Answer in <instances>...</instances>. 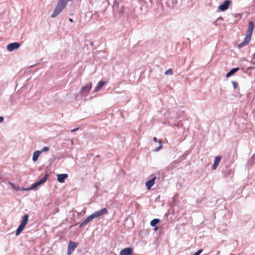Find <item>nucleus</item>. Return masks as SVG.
<instances>
[{"mask_svg": "<svg viewBox=\"0 0 255 255\" xmlns=\"http://www.w3.org/2000/svg\"><path fill=\"white\" fill-rule=\"evenodd\" d=\"M24 228V226L19 225L17 230H16L15 235L17 236H18L21 233Z\"/></svg>", "mask_w": 255, "mask_h": 255, "instance_id": "obj_19", "label": "nucleus"}, {"mask_svg": "<svg viewBox=\"0 0 255 255\" xmlns=\"http://www.w3.org/2000/svg\"><path fill=\"white\" fill-rule=\"evenodd\" d=\"M77 243L70 241L68 247V255H71L72 252L74 251L77 246Z\"/></svg>", "mask_w": 255, "mask_h": 255, "instance_id": "obj_5", "label": "nucleus"}, {"mask_svg": "<svg viewBox=\"0 0 255 255\" xmlns=\"http://www.w3.org/2000/svg\"><path fill=\"white\" fill-rule=\"evenodd\" d=\"M78 129H79L78 128H74V129L71 130V132H74L77 131Z\"/></svg>", "mask_w": 255, "mask_h": 255, "instance_id": "obj_26", "label": "nucleus"}, {"mask_svg": "<svg viewBox=\"0 0 255 255\" xmlns=\"http://www.w3.org/2000/svg\"><path fill=\"white\" fill-rule=\"evenodd\" d=\"M232 84L233 85L234 89H236L237 87V83L235 81H233Z\"/></svg>", "mask_w": 255, "mask_h": 255, "instance_id": "obj_24", "label": "nucleus"}, {"mask_svg": "<svg viewBox=\"0 0 255 255\" xmlns=\"http://www.w3.org/2000/svg\"><path fill=\"white\" fill-rule=\"evenodd\" d=\"M49 150V147L48 146L44 147L41 150H39L41 152V153L42 152H46Z\"/></svg>", "mask_w": 255, "mask_h": 255, "instance_id": "obj_21", "label": "nucleus"}, {"mask_svg": "<svg viewBox=\"0 0 255 255\" xmlns=\"http://www.w3.org/2000/svg\"><path fill=\"white\" fill-rule=\"evenodd\" d=\"M156 179V177H155V176L152 177L150 179L148 180L145 183L146 187L148 190H150L151 189V188L153 186V185L155 183V181Z\"/></svg>", "mask_w": 255, "mask_h": 255, "instance_id": "obj_7", "label": "nucleus"}, {"mask_svg": "<svg viewBox=\"0 0 255 255\" xmlns=\"http://www.w3.org/2000/svg\"><path fill=\"white\" fill-rule=\"evenodd\" d=\"M28 215L25 214L23 216L22 218V220L21 221V222L20 223V225H22L25 227V226L26 225L28 220Z\"/></svg>", "mask_w": 255, "mask_h": 255, "instance_id": "obj_16", "label": "nucleus"}, {"mask_svg": "<svg viewBox=\"0 0 255 255\" xmlns=\"http://www.w3.org/2000/svg\"><path fill=\"white\" fill-rule=\"evenodd\" d=\"M92 88V83L91 82L88 83L85 86L82 87L80 90V94L82 96H86L87 95L88 93L90 92Z\"/></svg>", "mask_w": 255, "mask_h": 255, "instance_id": "obj_3", "label": "nucleus"}, {"mask_svg": "<svg viewBox=\"0 0 255 255\" xmlns=\"http://www.w3.org/2000/svg\"><path fill=\"white\" fill-rule=\"evenodd\" d=\"M221 156H217L215 157V159L214 160V164H213V167H212V169L213 170H215L217 169V168L221 161Z\"/></svg>", "mask_w": 255, "mask_h": 255, "instance_id": "obj_12", "label": "nucleus"}, {"mask_svg": "<svg viewBox=\"0 0 255 255\" xmlns=\"http://www.w3.org/2000/svg\"><path fill=\"white\" fill-rule=\"evenodd\" d=\"M177 2V0H173V2L176 3Z\"/></svg>", "mask_w": 255, "mask_h": 255, "instance_id": "obj_28", "label": "nucleus"}, {"mask_svg": "<svg viewBox=\"0 0 255 255\" xmlns=\"http://www.w3.org/2000/svg\"><path fill=\"white\" fill-rule=\"evenodd\" d=\"M28 215L25 214L23 216L22 218V220L21 221V222L20 223V225H22L25 227V226L26 225L28 220Z\"/></svg>", "mask_w": 255, "mask_h": 255, "instance_id": "obj_15", "label": "nucleus"}, {"mask_svg": "<svg viewBox=\"0 0 255 255\" xmlns=\"http://www.w3.org/2000/svg\"><path fill=\"white\" fill-rule=\"evenodd\" d=\"M159 222H160L159 219H154L150 222V225L152 227H155Z\"/></svg>", "mask_w": 255, "mask_h": 255, "instance_id": "obj_20", "label": "nucleus"}, {"mask_svg": "<svg viewBox=\"0 0 255 255\" xmlns=\"http://www.w3.org/2000/svg\"><path fill=\"white\" fill-rule=\"evenodd\" d=\"M108 214V210L106 208H102V209L97 211L91 214L93 219L100 217L104 215Z\"/></svg>", "mask_w": 255, "mask_h": 255, "instance_id": "obj_4", "label": "nucleus"}, {"mask_svg": "<svg viewBox=\"0 0 255 255\" xmlns=\"http://www.w3.org/2000/svg\"><path fill=\"white\" fill-rule=\"evenodd\" d=\"M153 140L155 142H157L158 141L159 142V146H157L154 150V151H155V152H157L158 151H159L162 148V143L161 141V140H159L158 141L157 140V138L156 137H154L153 138Z\"/></svg>", "mask_w": 255, "mask_h": 255, "instance_id": "obj_17", "label": "nucleus"}, {"mask_svg": "<svg viewBox=\"0 0 255 255\" xmlns=\"http://www.w3.org/2000/svg\"><path fill=\"white\" fill-rule=\"evenodd\" d=\"M231 1L229 0H226L224 1V2L222 4H221L219 7V8L221 11H225L227 10L229 6V4L230 3Z\"/></svg>", "mask_w": 255, "mask_h": 255, "instance_id": "obj_8", "label": "nucleus"}, {"mask_svg": "<svg viewBox=\"0 0 255 255\" xmlns=\"http://www.w3.org/2000/svg\"><path fill=\"white\" fill-rule=\"evenodd\" d=\"M41 154V152L39 150H36L33 153L32 160L34 162L37 161L38 157Z\"/></svg>", "mask_w": 255, "mask_h": 255, "instance_id": "obj_14", "label": "nucleus"}, {"mask_svg": "<svg viewBox=\"0 0 255 255\" xmlns=\"http://www.w3.org/2000/svg\"><path fill=\"white\" fill-rule=\"evenodd\" d=\"M217 22V21H216L214 22V24L217 25V23H216V22Z\"/></svg>", "mask_w": 255, "mask_h": 255, "instance_id": "obj_29", "label": "nucleus"}, {"mask_svg": "<svg viewBox=\"0 0 255 255\" xmlns=\"http://www.w3.org/2000/svg\"><path fill=\"white\" fill-rule=\"evenodd\" d=\"M20 43L18 42H13L7 45V50L9 51H12L13 50L18 48L20 47Z\"/></svg>", "mask_w": 255, "mask_h": 255, "instance_id": "obj_6", "label": "nucleus"}, {"mask_svg": "<svg viewBox=\"0 0 255 255\" xmlns=\"http://www.w3.org/2000/svg\"><path fill=\"white\" fill-rule=\"evenodd\" d=\"M3 121H4L3 117L0 116V124L3 123Z\"/></svg>", "mask_w": 255, "mask_h": 255, "instance_id": "obj_25", "label": "nucleus"}, {"mask_svg": "<svg viewBox=\"0 0 255 255\" xmlns=\"http://www.w3.org/2000/svg\"><path fill=\"white\" fill-rule=\"evenodd\" d=\"M92 220H93V217L91 216V215H90L80 224L79 227H82L83 226H85Z\"/></svg>", "mask_w": 255, "mask_h": 255, "instance_id": "obj_11", "label": "nucleus"}, {"mask_svg": "<svg viewBox=\"0 0 255 255\" xmlns=\"http://www.w3.org/2000/svg\"><path fill=\"white\" fill-rule=\"evenodd\" d=\"M157 227H156V228H155V230H157Z\"/></svg>", "mask_w": 255, "mask_h": 255, "instance_id": "obj_30", "label": "nucleus"}, {"mask_svg": "<svg viewBox=\"0 0 255 255\" xmlns=\"http://www.w3.org/2000/svg\"><path fill=\"white\" fill-rule=\"evenodd\" d=\"M105 84V82L104 81H100L97 84V85L95 88V92H97L99 91Z\"/></svg>", "mask_w": 255, "mask_h": 255, "instance_id": "obj_13", "label": "nucleus"}, {"mask_svg": "<svg viewBox=\"0 0 255 255\" xmlns=\"http://www.w3.org/2000/svg\"><path fill=\"white\" fill-rule=\"evenodd\" d=\"M49 177L48 174H46L41 179H40L37 182L32 184L29 188L24 189V190H28L30 189H34L38 186L44 184L47 180Z\"/></svg>", "mask_w": 255, "mask_h": 255, "instance_id": "obj_2", "label": "nucleus"}, {"mask_svg": "<svg viewBox=\"0 0 255 255\" xmlns=\"http://www.w3.org/2000/svg\"><path fill=\"white\" fill-rule=\"evenodd\" d=\"M69 21L71 22H72L73 21V19L72 18H69Z\"/></svg>", "mask_w": 255, "mask_h": 255, "instance_id": "obj_27", "label": "nucleus"}, {"mask_svg": "<svg viewBox=\"0 0 255 255\" xmlns=\"http://www.w3.org/2000/svg\"><path fill=\"white\" fill-rule=\"evenodd\" d=\"M132 249L131 248H126L122 250L120 255H131Z\"/></svg>", "mask_w": 255, "mask_h": 255, "instance_id": "obj_9", "label": "nucleus"}, {"mask_svg": "<svg viewBox=\"0 0 255 255\" xmlns=\"http://www.w3.org/2000/svg\"><path fill=\"white\" fill-rule=\"evenodd\" d=\"M202 252V250H199L197 252H196L193 255H200V254Z\"/></svg>", "mask_w": 255, "mask_h": 255, "instance_id": "obj_23", "label": "nucleus"}, {"mask_svg": "<svg viewBox=\"0 0 255 255\" xmlns=\"http://www.w3.org/2000/svg\"><path fill=\"white\" fill-rule=\"evenodd\" d=\"M254 29V23L252 21H250L248 24V30L246 36L242 42L240 43L238 47L239 48H241L245 45H247L250 41L252 33Z\"/></svg>", "mask_w": 255, "mask_h": 255, "instance_id": "obj_1", "label": "nucleus"}, {"mask_svg": "<svg viewBox=\"0 0 255 255\" xmlns=\"http://www.w3.org/2000/svg\"><path fill=\"white\" fill-rule=\"evenodd\" d=\"M164 74L165 75H171L173 74V73L172 70L171 69H169L165 72Z\"/></svg>", "mask_w": 255, "mask_h": 255, "instance_id": "obj_22", "label": "nucleus"}, {"mask_svg": "<svg viewBox=\"0 0 255 255\" xmlns=\"http://www.w3.org/2000/svg\"><path fill=\"white\" fill-rule=\"evenodd\" d=\"M239 70V68H234L232 69L227 74H226V77L229 78Z\"/></svg>", "mask_w": 255, "mask_h": 255, "instance_id": "obj_18", "label": "nucleus"}, {"mask_svg": "<svg viewBox=\"0 0 255 255\" xmlns=\"http://www.w3.org/2000/svg\"><path fill=\"white\" fill-rule=\"evenodd\" d=\"M57 180L60 183H63L65 180L68 177V175L67 174H57Z\"/></svg>", "mask_w": 255, "mask_h": 255, "instance_id": "obj_10", "label": "nucleus"}]
</instances>
